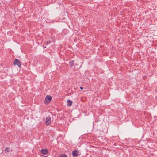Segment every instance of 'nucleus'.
Here are the masks:
<instances>
[{"instance_id":"f03ea898","label":"nucleus","mask_w":157,"mask_h":157,"mask_svg":"<svg viewBox=\"0 0 157 157\" xmlns=\"http://www.w3.org/2000/svg\"><path fill=\"white\" fill-rule=\"evenodd\" d=\"M52 99V98L51 96L49 95H47L45 98L44 101L45 104H48L51 101Z\"/></svg>"},{"instance_id":"20e7f679","label":"nucleus","mask_w":157,"mask_h":157,"mask_svg":"<svg viewBox=\"0 0 157 157\" xmlns=\"http://www.w3.org/2000/svg\"><path fill=\"white\" fill-rule=\"evenodd\" d=\"M79 152L76 150H74L72 152V155L73 157L78 156L80 155Z\"/></svg>"},{"instance_id":"39448f33","label":"nucleus","mask_w":157,"mask_h":157,"mask_svg":"<svg viewBox=\"0 0 157 157\" xmlns=\"http://www.w3.org/2000/svg\"><path fill=\"white\" fill-rule=\"evenodd\" d=\"M42 153L44 155H47L48 153V150L47 149H42L41 150Z\"/></svg>"},{"instance_id":"423d86ee","label":"nucleus","mask_w":157,"mask_h":157,"mask_svg":"<svg viewBox=\"0 0 157 157\" xmlns=\"http://www.w3.org/2000/svg\"><path fill=\"white\" fill-rule=\"evenodd\" d=\"M67 103L68 106H71L72 104V101L70 100H68Z\"/></svg>"},{"instance_id":"f257e3e1","label":"nucleus","mask_w":157,"mask_h":157,"mask_svg":"<svg viewBox=\"0 0 157 157\" xmlns=\"http://www.w3.org/2000/svg\"><path fill=\"white\" fill-rule=\"evenodd\" d=\"M13 64L14 65H17L19 68L21 67V63L20 60L17 59H15L14 61Z\"/></svg>"},{"instance_id":"9d476101","label":"nucleus","mask_w":157,"mask_h":157,"mask_svg":"<svg viewBox=\"0 0 157 157\" xmlns=\"http://www.w3.org/2000/svg\"><path fill=\"white\" fill-rule=\"evenodd\" d=\"M80 89L81 90H82L83 89V88L82 87H80Z\"/></svg>"},{"instance_id":"7ed1b4c3","label":"nucleus","mask_w":157,"mask_h":157,"mask_svg":"<svg viewBox=\"0 0 157 157\" xmlns=\"http://www.w3.org/2000/svg\"><path fill=\"white\" fill-rule=\"evenodd\" d=\"M51 122V118L50 117L48 116L46 118L45 124L47 126L50 124Z\"/></svg>"},{"instance_id":"0eeeda50","label":"nucleus","mask_w":157,"mask_h":157,"mask_svg":"<svg viewBox=\"0 0 157 157\" xmlns=\"http://www.w3.org/2000/svg\"><path fill=\"white\" fill-rule=\"evenodd\" d=\"M10 147H6L5 148V149L4 151L6 153H7V152L9 151H10Z\"/></svg>"},{"instance_id":"6e6552de","label":"nucleus","mask_w":157,"mask_h":157,"mask_svg":"<svg viewBox=\"0 0 157 157\" xmlns=\"http://www.w3.org/2000/svg\"><path fill=\"white\" fill-rule=\"evenodd\" d=\"M74 61L73 60H71L69 62V64H70V67H71V66L73 65L74 64Z\"/></svg>"},{"instance_id":"1a4fd4ad","label":"nucleus","mask_w":157,"mask_h":157,"mask_svg":"<svg viewBox=\"0 0 157 157\" xmlns=\"http://www.w3.org/2000/svg\"><path fill=\"white\" fill-rule=\"evenodd\" d=\"M60 157H67V156L65 154H62Z\"/></svg>"}]
</instances>
